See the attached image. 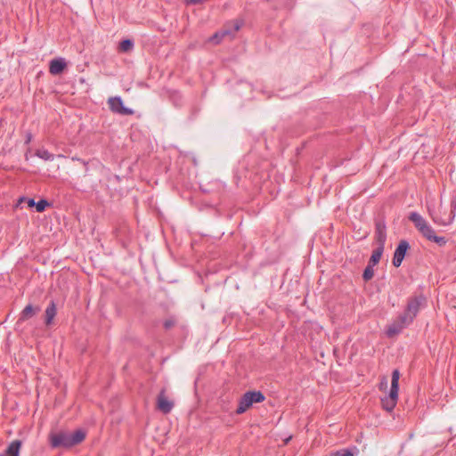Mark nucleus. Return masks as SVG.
<instances>
[{"label": "nucleus", "instance_id": "1", "mask_svg": "<svg viewBox=\"0 0 456 456\" xmlns=\"http://www.w3.org/2000/svg\"><path fill=\"white\" fill-rule=\"evenodd\" d=\"M86 437V433L76 430L73 433L66 431L52 432L49 435V443L52 448H70L80 444Z\"/></svg>", "mask_w": 456, "mask_h": 456}, {"label": "nucleus", "instance_id": "2", "mask_svg": "<svg viewBox=\"0 0 456 456\" xmlns=\"http://www.w3.org/2000/svg\"><path fill=\"white\" fill-rule=\"evenodd\" d=\"M399 370H394L392 372V380L389 395L381 399L382 407L387 411H392L396 405L399 390Z\"/></svg>", "mask_w": 456, "mask_h": 456}, {"label": "nucleus", "instance_id": "3", "mask_svg": "<svg viewBox=\"0 0 456 456\" xmlns=\"http://www.w3.org/2000/svg\"><path fill=\"white\" fill-rule=\"evenodd\" d=\"M408 218L427 240H431L436 235L432 226L419 213L411 212Z\"/></svg>", "mask_w": 456, "mask_h": 456}, {"label": "nucleus", "instance_id": "4", "mask_svg": "<svg viewBox=\"0 0 456 456\" xmlns=\"http://www.w3.org/2000/svg\"><path fill=\"white\" fill-rule=\"evenodd\" d=\"M265 400V395L260 391H248L246 392L240 399L238 408L236 409L237 414L244 413L254 403H261Z\"/></svg>", "mask_w": 456, "mask_h": 456}, {"label": "nucleus", "instance_id": "5", "mask_svg": "<svg viewBox=\"0 0 456 456\" xmlns=\"http://www.w3.org/2000/svg\"><path fill=\"white\" fill-rule=\"evenodd\" d=\"M413 322V320L403 312L387 329V335L393 338Z\"/></svg>", "mask_w": 456, "mask_h": 456}, {"label": "nucleus", "instance_id": "6", "mask_svg": "<svg viewBox=\"0 0 456 456\" xmlns=\"http://www.w3.org/2000/svg\"><path fill=\"white\" fill-rule=\"evenodd\" d=\"M425 302L426 298L421 295L410 297L404 312L414 320Z\"/></svg>", "mask_w": 456, "mask_h": 456}, {"label": "nucleus", "instance_id": "7", "mask_svg": "<svg viewBox=\"0 0 456 456\" xmlns=\"http://www.w3.org/2000/svg\"><path fill=\"white\" fill-rule=\"evenodd\" d=\"M243 25V21L242 20H235L232 24V30L229 29V28H225V29H223L221 31H218L216 33H215L210 38H209V41L214 43V44H219L223 38L226 36H232L233 37L234 34L236 32H238L240 28L242 27Z\"/></svg>", "mask_w": 456, "mask_h": 456}, {"label": "nucleus", "instance_id": "8", "mask_svg": "<svg viewBox=\"0 0 456 456\" xmlns=\"http://www.w3.org/2000/svg\"><path fill=\"white\" fill-rule=\"evenodd\" d=\"M409 248H410V244L407 240H402L399 242V244L397 245V247L395 250L393 260H392V264L395 267H399L402 265V263L405 257V255L407 253V250Z\"/></svg>", "mask_w": 456, "mask_h": 456}, {"label": "nucleus", "instance_id": "9", "mask_svg": "<svg viewBox=\"0 0 456 456\" xmlns=\"http://www.w3.org/2000/svg\"><path fill=\"white\" fill-rule=\"evenodd\" d=\"M108 103L110 109L115 113L121 115H132L134 113L133 110L124 106L122 99L118 96L110 97Z\"/></svg>", "mask_w": 456, "mask_h": 456}, {"label": "nucleus", "instance_id": "10", "mask_svg": "<svg viewBox=\"0 0 456 456\" xmlns=\"http://www.w3.org/2000/svg\"><path fill=\"white\" fill-rule=\"evenodd\" d=\"M375 240L378 245L385 246L387 240V227L384 221L379 220L375 224Z\"/></svg>", "mask_w": 456, "mask_h": 456}, {"label": "nucleus", "instance_id": "11", "mask_svg": "<svg viewBox=\"0 0 456 456\" xmlns=\"http://www.w3.org/2000/svg\"><path fill=\"white\" fill-rule=\"evenodd\" d=\"M451 208H452V214L450 215V216L446 220L442 218L441 216L436 215L435 213H433V211L431 209H428V211H429V215H430L432 220L436 224H438L440 225H447V224L452 223V221L453 220V218L455 216L454 211L456 209V198L452 199V200H451Z\"/></svg>", "mask_w": 456, "mask_h": 456}, {"label": "nucleus", "instance_id": "12", "mask_svg": "<svg viewBox=\"0 0 456 456\" xmlns=\"http://www.w3.org/2000/svg\"><path fill=\"white\" fill-rule=\"evenodd\" d=\"M66 68V61L63 58H55L50 61L49 71L52 75L61 74Z\"/></svg>", "mask_w": 456, "mask_h": 456}, {"label": "nucleus", "instance_id": "13", "mask_svg": "<svg viewBox=\"0 0 456 456\" xmlns=\"http://www.w3.org/2000/svg\"><path fill=\"white\" fill-rule=\"evenodd\" d=\"M20 447H21V441L20 440H13L7 446V448L4 452V454L6 456H19Z\"/></svg>", "mask_w": 456, "mask_h": 456}, {"label": "nucleus", "instance_id": "14", "mask_svg": "<svg viewBox=\"0 0 456 456\" xmlns=\"http://www.w3.org/2000/svg\"><path fill=\"white\" fill-rule=\"evenodd\" d=\"M158 408L164 413H168L173 408V403L164 396L163 393L158 397Z\"/></svg>", "mask_w": 456, "mask_h": 456}, {"label": "nucleus", "instance_id": "15", "mask_svg": "<svg viewBox=\"0 0 456 456\" xmlns=\"http://www.w3.org/2000/svg\"><path fill=\"white\" fill-rule=\"evenodd\" d=\"M39 307H33L31 305H28L20 313V321L24 322L31 318L36 313L39 312Z\"/></svg>", "mask_w": 456, "mask_h": 456}, {"label": "nucleus", "instance_id": "16", "mask_svg": "<svg viewBox=\"0 0 456 456\" xmlns=\"http://www.w3.org/2000/svg\"><path fill=\"white\" fill-rule=\"evenodd\" d=\"M57 310L53 301L45 309V324L50 325L56 315Z\"/></svg>", "mask_w": 456, "mask_h": 456}, {"label": "nucleus", "instance_id": "17", "mask_svg": "<svg viewBox=\"0 0 456 456\" xmlns=\"http://www.w3.org/2000/svg\"><path fill=\"white\" fill-rule=\"evenodd\" d=\"M384 248H385V246L378 245V247L372 251V254L370 256V258L368 264L376 265L379 262V260L383 255Z\"/></svg>", "mask_w": 456, "mask_h": 456}, {"label": "nucleus", "instance_id": "18", "mask_svg": "<svg viewBox=\"0 0 456 456\" xmlns=\"http://www.w3.org/2000/svg\"><path fill=\"white\" fill-rule=\"evenodd\" d=\"M36 156L45 160V161H53L54 159V155L50 153L45 149H38L36 151Z\"/></svg>", "mask_w": 456, "mask_h": 456}, {"label": "nucleus", "instance_id": "19", "mask_svg": "<svg viewBox=\"0 0 456 456\" xmlns=\"http://www.w3.org/2000/svg\"><path fill=\"white\" fill-rule=\"evenodd\" d=\"M133 47L134 43L131 39H124L119 44V51L123 53L131 51Z\"/></svg>", "mask_w": 456, "mask_h": 456}, {"label": "nucleus", "instance_id": "20", "mask_svg": "<svg viewBox=\"0 0 456 456\" xmlns=\"http://www.w3.org/2000/svg\"><path fill=\"white\" fill-rule=\"evenodd\" d=\"M373 266L374 265H372L370 264H368V265L364 269L363 273H362V279L365 281H370V280H371L373 278V276H374Z\"/></svg>", "mask_w": 456, "mask_h": 456}, {"label": "nucleus", "instance_id": "21", "mask_svg": "<svg viewBox=\"0 0 456 456\" xmlns=\"http://www.w3.org/2000/svg\"><path fill=\"white\" fill-rule=\"evenodd\" d=\"M47 206H49V202L46 200H40L36 204V209L37 212H43Z\"/></svg>", "mask_w": 456, "mask_h": 456}, {"label": "nucleus", "instance_id": "22", "mask_svg": "<svg viewBox=\"0 0 456 456\" xmlns=\"http://www.w3.org/2000/svg\"><path fill=\"white\" fill-rule=\"evenodd\" d=\"M430 241H433L439 245L440 247H442L446 244L447 240L445 239V237L435 235Z\"/></svg>", "mask_w": 456, "mask_h": 456}, {"label": "nucleus", "instance_id": "23", "mask_svg": "<svg viewBox=\"0 0 456 456\" xmlns=\"http://www.w3.org/2000/svg\"><path fill=\"white\" fill-rule=\"evenodd\" d=\"M174 324H175V322L173 320H167L164 322V327H165V329L168 330L171 327H173Z\"/></svg>", "mask_w": 456, "mask_h": 456}, {"label": "nucleus", "instance_id": "24", "mask_svg": "<svg viewBox=\"0 0 456 456\" xmlns=\"http://www.w3.org/2000/svg\"><path fill=\"white\" fill-rule=\"evenodd\" d=\"M28 204L29 207H34V206L36 207L37 202L33 199H30L28 202Z\"/></svg>", "mask_w": 456, "mask_h": 456}]
</instances>
